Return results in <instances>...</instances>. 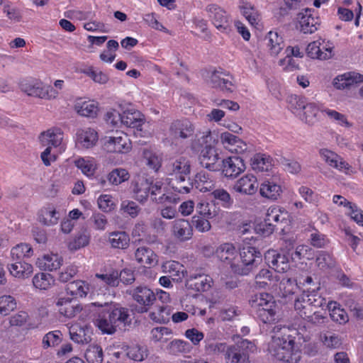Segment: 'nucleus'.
<instances>
[{
  "instance_id": "1",
  "label": "nucleus",
  "mask_w": 363,
  "mask_h": 363,
  "mask_svg": "<svg viewBox=\"0 0 363 363\" xmlns=\"http://www.w3.org/2000/svg\"><path fill=\"white\" fill-rule=\"evenodd\" d=\"M92 305L99 308L96 325L104 334L113 335L118 327L125 326L131 322L129 309L118 303L94 302Z\"/></svg>"
},
{
  "instance_id": "2",
  "label": "nucleus",
  "mask_w": 363,
  "mask_h": 363,
  "mask_svg": "<svg viewBox=\"0 0 363 363\" xmlns=\"http://www.w3.org/2000/svg\"><path fill=\"white\" fill-rule=\"evenodd\" d=\"M250 304L252 312L263 323L273 324L278 320L279 306L272 295L259 293L251 296Z\"/></svg>"
},
{
  "instance_id": "3",
  "label": "nucleus",
  "mask_w": 363,
  "mask_h": 363,
  "mask_svg": "<svg viewBox=\"0 0 363 363\" xmlns=\"http://www.w3.org/2000/svg\"><path fill=\"white\" fill-rule=\"evenodd\" d=\"M280 336H273L269 345V352L275 359L286 363H298L301 359V349L294 345L293 340L284 337V332H279Z\"/></svg>"
},
{
  "instance_id": "4",
  "label": "nucleus",
  "mask_w": 363,
  "mask_h": 363,
  "mask_svg": "<svg viewBox=\"0 0 363 363\" xmlns=\"http://www.w3.org/2000/svg\"><path fill=\"white\" fill-rule=\"evenodd\" d=\"M240 263L231 264L233 272L238 275L246 276L255 272L263 264L262 255L259 250L252 246H245L240 252Z\"/></svg>"
},
{
  "instance_id": "5",
  "label": "nucleus",
  "mask_w": 363,
  "mask_h": 363,
  "mask_svg": "<svg viewBox=\"0 0 363 363\" xmlns=\"http://www.w3.org/2000/svg\"><path fill=\"white\" fill-rule=\"evenodd\" d=\"M127 294L139 303L135 311L139 313H144L149 311L150 306L156 301L155 294L147 286L140 285L137 287L127 290Z\"/></svg>"
},
{
  "instance_id": "6",
  "label": "nucleus",
  "mask_w": 363,
  "mask_h": 363,
  "mask_svg": "<svg viewBox=\"0 0 363 363\" xmlns=\"http://www.w3.org/2000/svg\"><path fill=\"white\" fill-rule=\"evenodd\" d=\"M222 160L217 149L211 145H205L199 155L201 166L211 172L220 171Z\"/></svg>"
},
{
  "instance_id": "7",
  "label": "nucleus",
  "mask_w": 363,
  "mask_h": 363,
  "mask_svg": "<svg viewBox=\"0 0 363 363\" xmlns=\"http://www.w3.org/2000/svg\"><path fill=\"white\" fill-rule=\"evenodd\" d=\"M20 88L22 91L28 96L39 98L55 97L57 92L50 86H43L42 83L33 79H25L20 82Z\"/></svg>"
},
{
  "instance_id": "8",
  "label": "nucleus",
  "mask_w": 363,
  "mask_h": 363,
  "mask_svg": "<svg viewBox=\"0 0 363 363\" xmlns=\"http://www.w3.org/2000/svg\"><path fill=\"white\" fill-rule=\"evenodd\" d=\"M222 174L230 179H234L245 170L244 160L238 156L223 159L220 163Z\"/></svg>"
},
{
  "instance_id": "9",
  "label": "nucleus",
  "mask_w": 363,
  "mask_h": 363,
  "mask_svg": "<svg viewBox=\"0 0 363 363\" xmlns=\"http://www.w3.org/2000/svg\"><path fill=\"white\" fill-rule=\"evenodd\" d=\"M104 147L110 152L125 153L131 149V142L127 135L116 133V135L108 137L106 140Z\"/></svg>"
},
{
  "instance_id": "10",
  "label": "nucleus",
  "mask_w": 363,
  "mask_h": 363,
  "mask_svg": "<svg viewBox=\"0 0 363 363\" xmlns=\"http://www.w3.org/2000/svg\"><path fill=\"white\" fill-rule=\"evenodd\" d=\"M194 125L187 118L174 121L169 126V134L175 139H186L194 133Z\"/></svg>"
},
{
  "instance_id": "11",
  "label": "nucleus",
  "mask_w": 363,
  "mask_h": 363,
  "mask_svg": "<svg viewBox=\"0 0 363 363\" xmlns=\"http://www.w3.org/2000/svg\"><path fill=\"white\" fill-rule=\"evenodd\" d=\"M265 259L268 265L278 272H285L289 269V252L268 251Z\"/></svg>"
},
{
  "instance_id": "12",
  "label": "nucleus",
  "mask_w": 363,
  "mask_h": 363,
  "mask_svg": "<svg viewBox=\"0 0 363 363\" xmlns=\"http://www.w3.org/2000/svg\"><path fill=\"white\" fill-rule=\"evenodd\" d=\"M206 11L213 24L221 30H226L229 27L228 17L225 11L217 4H209Z\"/></svg>"
},
{
  "instance_id": "13",
  "label": "nucleus",
  "mask_w": 363,
  "mask_h": 363,
  "mask_svg": "<svg viewBox=\"0 0 363 363\" xmlns=\"http://www.w3.org/2000/svg\"><path fill=\"white\" fill-rule=\"evenodd\" d=\"M210 84L213 88H218L223 91L233 92L235 88L233 77L229 74L214 71L210 77Z\"/></svg>"
},
{
  "instance_id": "14",
  "label": "nucleus",
  "mask_w": 363,
  "mask_h": 363,
  "mask_svg": "<svg viewBox=\"0 0 363 363\" xmlns=\"http://www.w3.org/2000/svg\"><path fill=\"white\" fill-rule=\"evenodd\" d=\"M135 198L140 203H145L149 196L152 186V179L138 176L133 182Z\"/></svg>"
},
{
  "instance_id": "15",
  "label": "nucleus",
  "mask_w": 363,
  "mask_h": 363,
  "mask_svg": "<svg viewBox=\"0 0 363 363\" xmlns=\"http://www.w3.org/2000/svg\"><path fill=\"white\" fill-rule=\"evenodd\" d=\"M169 179H178L181 181L182 177H187L191 173V162L185 157H180L174 161L169 167Z\"/></svg>"
},
{
  "instance_id": "16",
  "label": "nucleus",
  "mask_w": 363,
  "mask_h": 363,
  "mask_svg": "<svg viewBox=\"0 0 363 363\" xmlns=\"http://www.w3.org/2000/svg\"><path fill=\"white\" fill-rule=\"evenodd\" d=\"M213 283V279L206 274L191 275L186 281V287L194 291H207Z\"/></svg>"
},
{
  "instance_id": "17",
  "label": "nucleus",
  "mask_w": 363,
  "mask_h": 363,
  "mask_svg": "<svg viewBox=\"0 0 363 363\" xmlns=\"http://www.w3.org/2000/svg\"><path fill=\"white\" fill-rule=\"evenodd\" d=\"M145 123L144 116L138 110L127 108L122 112V124L127 127L142 130V126Z\"/></svg>"
},
{
  "instance_id": "18",
  "label": "nucleus",
  "mask_w": 363,
  "mask_h": 363,
  "mask_svg": "<svg viewBox=\"0 0 363 363\" xmlns=\"http://www.w3.org/2000/svg\"><path fill=\"white\" fill-rule=\"evenodd\" d=\"M172 235L181 242L190 240L193 235V228L191 223L186 219H177L174 221Z\"/></svg>"
},
{
  "instance_id": "19",
  "label": "nucleus",
  "mask_w": 363,
  "mask_h": 363,
  "mask_svg": "<svg viewBox=\"0 0 363 363\" xmlns=\"http://www.w3.org/2000/svg\"><path fill=\"white\" fill-rule=\"evenodd\" d=\"M312 9H306L304 12L298 14V21L300 24L301 31L306 34L313 33L318 30L319 19L312 16Z\"/></svg>"
},
{
  "instance_id": "20",
  "label": "nucleus",
  "mask_w": 363,
  "mask_h": 363,
  "mask_svg": "<svg viewBox=\"0 0 363 363\" xmlns=\"http://www.w3.org/2000/svg\"><path fill=\"white\" fill-rule=\"evenodd\" d=\"M258 187L257 178L252 174H247L238 180L233 189L236 192L253 195L257 191Z\"/></svg>"
},
{
  "instance_id": "21",
  "label": "nucleus",
  "mask_w": 363,
  "mask_h": 363,
  "mask_svg": "<svg viewBox=\"0 0 363 363\" xmlns=\"http://www.w3.org/2000/svg\"><path fill=\"white\" fill-rule=\"evenodd\" d=\"M289 215L286 211L279 207H271L266 214L267 220L274 223V225H280V229L284 230L286 225L289 223Z\"/></svg>"
},
{
  "instance_id": "22",
  "label": "nucleus",
  "mask_w": 363,
  "mask_h": 363,
  "mask_svg": "<svg viewBox=\"0 0 363 363\" xmlns=\"http://www.w3.org/2000/svg\"><path fill=\"white\" fill-rule=\"evenodd\" d=\"M272 330L274 333H279L283 330L284 332V337L289 340H293V344L296 345L299 349L302 343L308 340V336H304L299 330L295 328L281 327L280 325H278L274 326Z\"/></svg>"
},
{
  "instance_id": "23",
  "label": "nucleus",
  "mask_w": 363,
  "mask_h": 363,
  "mask_svg": "<svg viewBox=\"0 0 363 363\" xmlns=\"http://www.w3.org/2000/svg\"><path fill=\"white\" fill-rule=\"evenodd\" d=\"M259 192L261 196L272 201H276L280 197L282 189L280 185L274 181L265 180L260 184Z\"/></svg>"
},
{
  "instance_id": "24",
  "label": "nucleus",
  "mask_w": 363,
  "mask_h": 363,
  "mask_svg": "<svg viewBox=\"0 0 363 363\" xmlns=\"http://www.w3.org/2000/svg\"><path fill=\"white\" fill-rule=\"evenodd\" d=\"M360 82H363L362 74L356 72H349L337 77L334 79L333 85L337 89H344Z\"/></svg>"
},
{
  "instance_id": "25",
  "label": "nucleus",
  "mask_w": 363,
  "mask_h": 363,
  "mask_svg": "<svg viewBox=\"0 0 363 363\" xmlns=\"http://www.w3.org/2000/svg\"><path fill=\"white\" fill-rule=\"evenodd\" d=\"M98 140L97 133L91 128L79 129L76 133V143L85 148L93 147Z\"/></svg>"
},
{
  "instance_id": "26",
  "label": "nucleus",
  "mask_w": 363,
  "mask_h": 363,
  "mask_svg": "<svg viewBox=\"0 0 363 363\" xmlns=\"http://www.w3.org/2000/svg\"><path fill=\"white\" fill-rule=\"evenodd\" d=\"M329 315L331 320L340 325L345 324L349 320V317L344 308L340 307L336 301H330L327 304Z\"/></svg>"
},
{
  "instance_id": "27",
  "label": "nucleus",
  "mask_w": 363,
  "mask_h": 363,
  "mask_svg": "<svg viewBox=\"0 0 363 363\" xmlns=\"http://www.w3.org/2000/svg\"><path fill=\"white\" fill-rule=\"evenodd\" d=\"M135 257L137 262L143 265L152 266L157 263V255L147 247H138L135 252Z\"/></svg>"
},
{
  "instance_id": "28",
  "label": "nucleus",
  "mask_w": 363,
  "mask_h": 363,
  "mask_svg": "<svg viewBox=\"0 0 363 363\" xmlns=\"http://www.w3.org/2000/svg\"><path fill=\"white\" fill-rule=\"evenodd\" d=\"M320 43L318 41L310 43L306 49L307 55L312 59L327 60L332 56V49L326 48L325 51L320 48Z\"/></svg>"
},
{
  "instance_id": "29",
  "label": "nucleus",
  "mask_w": 363,
  "mask_h": 363,
  "mask_svg": "<svg viewBox=\"0 0 363 363\" xmlns=\"http://www.w3.org/2000/svg\"><path fill=\"white\" fill-rule=\"evenodd\" d=\"M75 111L81 116L94 118L96 116L98 107L94 101L79 100L74 105Z\"/></svg>"
},
{
  "instance_id": "30",
  "label": "nucleus",
  "mask_w": 363,
  "mask_h": 363,
  "mask_svg": "<svg viewBox=\"0 0 363 363\" xmlns=\"http://www.w3.org/2000/svg\"><path fill=\"white\" fill-rule=\"evenodd\" d=\"M67 293L74 296L75 298L85 297L89 291V284L84 281L77 280L69 282L66 286Z\"/></svg>"
},
{
  "instance_id": "31",
  "label": "nucleus",
  "mask_w": 363,
  "mask_h": 363,
  "mask_svg": "<svg viewBox=\"0 0 363 363\" xmlns=\"http://www.w3.org/2000/svg\"><path fill=\"white\" fill-rule=\"evenodd\" d=\"M9 269L13 277L23 279L28 277L33 272L32 265L21 260L11 264Z\"/></svg>"
},
{
  "instance_id": "32",
  "label": "nucleus",
  "mask_w": 363,
  "mask_h": 363,
  "mask_svg": "<svg viewBox=\"0 0 363 363\" xmlns=\"http://www.w3.org/2000/svg\"><path fill=\"white\" fill-rule=\"evenodd\" d=\"M225 359L230 363H250L249 354L241 352L239 347L234 345L227 349Z\"/></svg>"
},
{
  "instance_id": "33",
  "label": "nucleus",
  "mask_w": 363,
  "mask_h": 363,
  "mask_svg": "<svg viewBox=\"0 0 363 363\" xmlns=\"http://www.w3.org/2000/svg\"><path fill=\"white\" fill-rule=\"evenodd\" d=\"M108 241L114 248L125 249L129 246L130 238L125 231H116L110 233Z\"/></svg>"
},
{
  "instance_id": "34",
  "label": "nucleus",
  "mask_w": 363,
  "mask_h": 363,
  "mask_svg": "<svg viewBox=\"0 0 363 363\" xmlns=\"http://www.w3.org/2000/svg\"><path fill=\"white\" fill-rule=\"evenodd\" d=\"M39 267L44 270L53 271L59 269L62 263V258L58 255H45L42 259L38 260Z\"/></svg>"
},
{
  "instance_id": "35",
  "label": "nucleus",
  "mask_w": 363,
  "mask_h": 363,
  "mask_svg": "<svg viewBox=\"0 0 363 363\" xmlns=\"http://www.w3.org/2000/svg\"><path fill=\"white\" fill-rule=\"evenodd\" d=\"M194 181L196 189L203 192L211 191L214 185L213 180L209 178V174L204 171L198 172Z\"/></svg>"
},
{
  "instance_id": "36",
  "label": "nucleus",
  "mask_w": 363,
  "mask_h": 363,
  "mask_svg": "<svg viewBox=\"0 0 363 363\" xmlns=\"http://www.w3.org/2000/svg\"><path fill=\"white\" fill-rule=\"evenodd\" d=\"M169 185L175 191L180 194H187L194 186V181L191 179L189 176L182 177V180L178 179H169Z\"/></svg>"
},
{
  "instance_id": "37",
  "label": "nucleus",
  "mask_w": 363,
  "mask_h": 363,
  "mask_svg": "<svg viewBox=\"0 0 363 363\" xmlns=\"http://www.w3.org/2000/svg\"><path fill=\"white\" fill-rule=\"evenodd\" d=\"M251 165L258 172H267L272 166V158L264 154H256L252 159Z\"/></svg>"
},
{
  "instance_id": "38",
  "label": "nucleus",
  "mask_w": 363,
  "mask_h": 363,
  "mask_svg": "<svg viewBox=\"0 0 363 363\" xmlns=\"http://www.w3.org/2000/svg\"><path fill=\"white\" fill-rule=\"evenodd\" d=\"M90 241V235L86 230L78 232L73 240L68 244V248L71 251H76L86 246Z\"/></svg>"
},
{
  "instance_id": "39",
  "label": "nucleus",
  "mask_w": 363,
  "mask_h": 363,
  "mask_svg": "<svg viewBox=\"0 0 363 363\" xmlns=\"http://www.w3.org/2000/svg\"><path fill=\"white\" fill-rule=\"evenodd\" d=\"M54 277L48 273H38L33 278V286L40 290H47L54 284Z\"/></svg>"
},
{
  "instance_id": "40",
  "label": "nucleus",
  "mask_w": 363,
  "mask_h": 363,
  "mask_svg": "<svg viewBox=\"0 0 363 363\" xmlns=\"http://www.w3.org/2000/svg\"><path fill=\"white\" fill-rule=\"evenodd\" d=\"M265 40H267V45L272 55H276L279 54L284 47L282 38L279 36L276 32H269Z\"/></svg>"
},
{
  "instance_id": "41",
  "label": "nucleus",
  "mask_w": 363,
  "mask_h": 363,
  "mask_svg": "<svg viewBox=\"0 0 363 363\" xmlns=\"http://www.w3.org/2000/svg\"><path fill=\"white\" fill-rule=\"evenodd\" d=\"M33 250L31 246L26 243H21L13 247L11 251V255L13 260H21L23 258H29L33 255Z\"/></svg>"
},
{
  "instance_id": "42",
  "label": "nucleus",
  "mask_w": 363,
  "mask_h": 363,
  "mask_svg": "<svg viewBox=\"0 0 363 363\" xmlns=\"http://www.w3.org/2000/svg\"><path fill=\"white\" fill-rule=\"evenodd\" d=\"M236 249L232 243H223L216 250V255L222 262H230L236 255Z\"/></svg>"
},
{
  "instance_id": "43",
  "label": "nucleus",
  "mask_w": 363,
  "mask_h": 363,
  "mask_svg": "<svg viewBox=\"0 0 363 363\" xmlns=\"http://www.w3.org/2000/svg\"><path fill=\"white\" fill-rule=\"evenodd\" d=\"M317 266L321 270L335 267L336 262L333 257L326 251H319L315 259Z\"/></svg>"
},
{
  "instance_id": "44",
  "label": "nucleus",
  "mask_w": 363,
  "mask_h": 363,
  "mask_svg": "<svg viewBox=\"0 0 363 363\" xmlns=\"http://www.w3.org/2000/svg\"><path fill=\"white\" fill-rule=\"evenodd\" d=\"M84 357L89 363H101L104 357L102 348L98 345H89Z\"/></svg>"
},
{
  "instance_id": "45",
  "label": "nucleus",
  "mask_w": 363,
  "mask_h": 363,
  "mask_svg": "<svg viewBox=\"0 0 363 363\" xmlns=\"http://www.w3.org/2000/svg\"><path fill=\"white\" fill-rule=\"evenodd\" d=\"M58 213L54 208H43L39 213V221L45 225H55L59 220V216H57Z\"/></svg>"
},
{
  "instance_id": "46",
  "label": "nucleus",
  "mask_w": 363,
  "mask_h": 363,
  "mask_svg": "<svg viewBox=\"0 0 363 363\" xmlns=\"http://www.w3.org/2000/svg\"><path fill=\"white\" fill-rule=\"evenodd\" d=\"M69 335L71 340L78 344H87L91 340V336L82 327H72Z\"/></svg>"
},
{
  "instance_id": "47",
  "label": "nucleus",
  "mask_w": 363,
  "mask_h": 363,
  "mask_svg": "<svg viewBox=\"0 0 363 363\" xmlns=\"http://www.w3.org/2000/svg\"><path fill=\"white\" fill-rule=\"evenodd\" d=\"M303 111V116L301 118L302 121H304L309 125H313L319 112L318 107L313 103L307 102Z\"/></svg>"
},
{
  "instance_id": "48",
  "label": "nucleus",
  "mask_w": 363,
  "mask_h": 363,
  "mask_svg": "<svg viewBox=\"0 0 363 363\" xmlns=\"http://www.w3.org/2000/svg\"><path fill=\"white\" fill-rule=\"evenodd\" d=\"M16 308V302L11 296L0 297V315H7Z\"/></svg>"
},
{
  "instance_id": "49",
  "label": "nucleus",
  "mask_w": 363,
  "mask_h": 363,
  "mask_svg": "<svg viewBox=\"0 0 363 363\" xmlns=\"http://www.w3.org/2000/svg\"><path fill=\"white\" fill-rule=\"evenodd\" d=\"M211 196L215 200L219 201L224 208H230L233 203L230 194L223 189H218L213 191Z\"/></svg>"
},
{
  "instance_id": "50",
  "label": "nucleus",
  "mask_w": 363,
  "mask_h": 363,
  "mask_svg": "<svg viewBox=\"0 0 363 363\" xmlns=\"http://www.w3.org/2000/svg\"><path fill=\"white\" fill-rule=\"evenodd\" d=\"M129 178L128 172L125 169H115L108 175L109 182L114 185H118L128 180Z\"/></svg>"
},
{
  "instance_id": "51",
  "label": "nucleus",
  "mask_w": 363,
  "mask_h": 363,
  "mask_svg": "<svg viewBox=\"0 0 363 363\" xmlns=\"http://www.w3.org/2000/svg\"><path fill=\"white\" fill-rule=\"evenodd\" d=\"M272 278V272L268 269H261L255 276V286L259 289H264L269 285L268 281Z\"/></svg>"
},
{
  "instance_id": "52",
  "label": "nucleus",
  "mask_w": 363,
  "mask_h": 363,
  "mask_svg": "<svg viewBox=\"0 0 363 363\" xmlns=\"http://www.w3.org/2000/svg\"><path fill=\"white\" fill-rule=\"evenodd\" d=\"M192 228L194 227L198 231L204 233L208 231L211 228V223L208 218L203 216H194L191 218V223Z\"/></svg>"
},
{
  "instance_id": "53",
  "label": "nucleus",
  "mask_w": 363,
  "mask_h": 363,
  "mask_svg": "<svg viewBox=\"0 0 363 363\" xmlns=\"http://www.w3.org/2000/svg\"><path fill=\"white\" fill-rule=\"evenodd\" d=\"M61 333L59 330L48 333L43 339V346L44 348L55 347L61 342Z\"/></svg>"
},
{
  "instance_id": "54",
  "label": "nucleus",
  "mask_w": 363,
  "mask_h": 363,
  "mask_svg": "<svg viewBox=\"0 0 363 363\" xmlns=\"http://www.w3.org/2000/svg\"><path fill=\"white\" fill-rule=\"evenodd\" d=\"M172 334V330L167 327H157L151 330L152 338L155 342H166L168 338L164 337V335L169 336Z\"/></svg>"
},
{
  "instance_id": "55",
  "label": "nucleus",
  "mask_w": 363,
  "mask_h": 363,
  "mask_svg": "<svg viewBox=\"0 0 363 363\" xmlns=\"http://www.w3.org/2000/svg\"><path fill=\"white\" fill-rule=\"evenodd\" d=\"M127 356L134 361L141 362L147 357V354L145 348L136 345L128 349Z\"/></svg>"
},
{
  "instance_id": "56",
  "label": "nucleus",
  "mask_w": 363,
  "mask_h": 363,
  "mask_svg": "<svg viewBox=\"0 0 363 363\" xmlns=\"http://www.w3.org/2000/svg\"><path fill=\"white\" fill-rule=\"evenodd\" d=\"M121 208L131 218L137 217L141 211V208L135 202L128 200L122 201Z\"/></svg>"
},
{
  "instance_id": "57",
  "label": "nucleus",
  "mask_w": 363,
  "mask_h": 363,
  "mask_svg": "<svg viewBox=\"0 0 363 363\" xmlns=\"http://www.w3.org/2000/svg\"><path fill=\"white\" fill-rule=\"evenodd\" d=\"M143 155L146 160V164L155 172L158 171L161 167V159L157 155L149 150H145Z\"/></svg>"
},
{
  "instance_id": "58",
  "label": "nucleus",
  "mask_w": 363,
  "mask_h": 363,
  "mask_svg": "<svg viewBox=\"0 0 363 363\" xmlns=\"http://www.w3.org/2000/svg\"><path fill=\"white\" fill-rule=\"evenodd\" d=\"M83 72L91 77L96 83L104 84L108 80V77L106 74L101 71L94 70L91 67L84 69Z\"/></svg>"
},
{
  "instance_id": "59",
  "label": "nucleus",
  "mask_w": 363,
  "mask_h": 363,
  "mask_svg": "<svg viewBox=\"0 0 363 363\" xmlns=\"http://www.w3.org/2000/svg\"><path fill=\"white\" fill-rule=\"evenodd\" d=\"M118 272L113 270L108 274H96V277L104 281L107 285L111 286H117L119 284Z\"/></svg>"
},
{
  "instance_id": "60",
  "label": "nucleus",
  "mask_w": 363,
  "mask_h": 363,
  "mask_svg": "<svg viewBox=\"0 0 363 363\" xmlns=\"http://www.w3.org/2000/svg\"><path fill=\"white\" fill-rule=\"evenodd\" d=\"M60 134L57 135L50 130L41 133L40 139L43 143L47 142L48 145H51L54 147L58 146L60 143L62 138L60 137Z\"/></svg>"
},
{
  "instance_id": "61",
  "label": "nucleus",
  "mask_w": 363,
  "mask_h": 363,
  "mask_svg": "<svg viewBox=\"0 0 363 363\" xmlns=\"http://www.w3.org/2000/svg\"><path fill=\"white\" fill-rule=\"evenodd\" d=\"M170 349L173 353H186L191 350V345L188 342L182 340H174L169 344Z\"/></svg>"
},
{
  "instance_id": "62",
  "label": "nucleus",
  "mask_w": 363,
  "mask_h": 363,
  "mask_svg": "<svg viewBox=\"0 0 363 363\" xmlns=\"http://www.w3.org/2000/svg\"><path fill=\"white\" fill-rule=\"evenodd\" d=\"M82 309V306L79 304H72L69 301L66 302L64 307L60 308V313L65 316L71 318L79 313Z\"/></svg>"
},
{
  "instance_id": "63",
  "label": "nucleus",
  "mask_w": 363,
  "mask_h": 363,
  "mask_svg": "<svg viewBox=\"0 0 363 363\" xmlns=\"http://www.w3.org/2000/svg\"><path fill=\"white\" fill-rule=\"evenodd\" d=\"M75 165L77 168L80 169L83 174H86L88 177H90L94 173V167L91 162L84 160V158H80L75 161Z\"/></svg>"
},
{
  "instance_id": "64",
  "label": "nucleus",
  "mask_w": 363,
  "mask_h": 363,
  "mask_svg": "<svg viewBox=\"0 0 363 363\" xmlns=\"http://www.w3.org/2000/svg\"><path fill=\"white\" fill-rule=\"evenodd\" d=\"M220 141L222 144L228 149V147H233L235 143L242 145L241 139L238 136L233 135L230 132H224L220 134Z\"/></svg>"
}]
</instances>
